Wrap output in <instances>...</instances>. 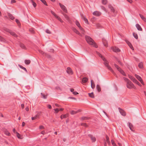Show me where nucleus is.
<instances>
[{
    "label": "nucleus",
    "instance_id": "f257e3e1",
    "mask_svg": "<svg viewBox=\"0 0 146 146\" xmlns=\"http://www.w3.org/2000/svg\"><path fill=\"white\" fill-rule=\"evenodd\" d=\"M97 54L104 61V65L107 68L110 70L112 73H114V72L112 69L111 68V67L108 64V62L105 58H104L103 56L99 52H96Z\"/></svg>",
    "mask_w": 146,
    "mask_h": 146
},
{
    "label": "nucleus",
    "instance_id": "f03ea898",
    "mask_svg": "<svg viewBox=\"0 0 146 146\" xmlns=\"http://www.w3.org/2000/svg\"><path fill=\"white\" fill-rule=\"evenodd\" d=\"M85 38L87 42L90 45H92L95 48H97L98 46L94 42L93 39L90 36H86Z\"/></svg>",
    "mask_w": 146,
    "mask_h": 146
},
{
    "label": "nucleus",
    "instance_id": "7ed1b4c3",
    "mask_svg": "<svg viewBox=\"0 0 146 146\" xmlns=\"http://www.w3.org/2000/svg\"><path fill=\"white\" fill-rule=\"evenodd\" d=\"M126 86L129 89H131L132 88L134 89H136V87L130 81H128L127 83Z\"/></svg>",
    "mask_w": 146,
    "mask_h": 146
},
{
    "label": "nucleus",
    "instance_id": "20e7f679",
    "mask_svg": "<svg viewBox=\"0 0 146 146\" xmlns=\"http://www.w3.org/2000/svg\"><path fill=\"white\" fill-rule=\"evenodd\" d=\"M135 77L138 79V80L141 82V84H142L143 85L144 84L143 82V80L140 76L137 74H135Z\"/></svg>",
    "mask_w": 146,
    "mask_h": 146
},
{
    "label": "nucleus",
    "instance_id": "39448f33",
    "mask_svg": "<svg viewBox=\"0 0 146 146\" xmlns=\"http://www.w3.org/2000/svg\"><path fill=\"white\" fill-rule=\"evenodd\" d=\"M108 6L109 8L110 9L111 12L113 13V16H115L116 15V13L115 12L114 8L110 5H109Z\"/></svg>",
    "mask_w": 146,
    "mask_h": 146
},
{
    "label": "nucleus",
    "instance_id": "423d86ee",
    "mask_svg": "<svg viewBox=\"0 0 146 146\" xmlns=\"http://www.w3.org/2000/svg\"><path fill=\"white\" fill-rule=\"evenodd\" d=\"M59 4L63 11L65 12L66 13L67 12V10L66 7L63 5H62L61 3H59Z\"/></svg>",
    "mask_w": 146,
    "mask_h": 146
},
{
    "label": "nucleus",
    "instance_id": "0eeeda50",
    "mask_svg": "<svg viewBox=\"0 0 146 146\" xmlns=\"http://www.w3.org/2000/svg\"><path fill=\"white\" fill-rule=\"evenodd\" d=\"M101 12L97 11H94L93 13V15L96 16H99L101 15Z\"/></svg>",
    "mask_w": 146,
    "mask_h": 146
},
{
    "label": "nucleus",
    "instance_id": "6e6552de",
    "mask_svg": "<svg viewBox=\"0 0 146 146\" xmlns=\"http://www.w3.org/2000/svg\"><path fill=\"white\" fill-rule=\"evenodd\" d=\"M111 49L115 52H118L120 51V49L116 47H113L111 48Z\"/></svg>",
    "mask_w": 146,
    "mask_h": 146
},
{
    "label": "nucleus",
    "instance_id": "1a4fd4ad",
    "mask_svg": "<svg viewBox=\"0 0 146 146\" xmlns=\"http://www.w3.org/2000/svg\"><path fill=\"white\" fill-rule=\"evenodd\" d=\"M66 72L67 73L69 74H73V72L72 69L70 67H68L67 68Z\"/></svg>",
    "mask_w": 146,
    "mask_h": 146
},
{
    "label": "nucleus",
    "instance_id": "9d476101",
    "mask_svg": "<svg viewBox=\"0 0 146 146\" xmlns=\"http://www.w3.org/2000/svg\"><path fill=\"white\" fill-rule=\"evenodd\" d=\"M72 30L73 31L76 33V34L78 35H79L80 36H81V34L79 32V31L75 28H72Z\"/></svg>",
    "mask_w": 146,
    "mask_h": 146
},
{
    "label": "nucleus",
    "instance_id": "9b49d317",
    "mask_svg": "<svg viewBox=\"0 0 146 146\" xmlns=\"http://www.w3.org/2000/svg\"><path fill=\"white\" fill-rule=\"evenodd\" d=\"M119 112L121 115L123 116H125L126 115L125 112L124 111V110H122L121 109L119 108Z\"/></svg>",
    "mask_w": 146,
    "mask_h": 146
},
{
    "label": "nucleus",
    "instance_id": "f8f14e48",
    "mask_svg": "<svg viewBox=\"0 0 146 146\" xmlns=\"http://www.w3.org/2000/svg\"><path fill=\"white\" fill-rule=\"evenodd\" d=\"M88 136L91 138L92 142H95L96 141V138L95 137H93L90 134L88 135Z\"/></svg>",
    "mask_w": 146,
    "mask_h": 146
},
{
    "label": "nucleus",
    "instance_id": "ddd939ff",
    "mask_svg": "<svg viewBox=\"0 0 146 146\" xmlns=\"http://www.w3.org/2000/svg\"><path fill=\"white\" fill-rule=\"evenodd\" d=\"M136 27L138 30L140 31H142V29L141 28V26L139 24H136Z\"/></svg>",
    "mask_w": 146,
    "mask_h": 146
},
{
    "label": "nucleus",
    "instance_id": "4468645a",
    "mask_svg": "<svg viewBox=\"0 0 146 146\" xmlns=\"http://www.w3.org/2000/svg\"><path fill=\"white\" fill-rule=\"evenodd\" d=\"M88 79L86 78H83L82 80V84L86 83L88 81Z\"/></svg>",
    "mask_w": 146,
    "mask_h": 146
},
{
    "label": "nucleus",
    "instance_id": "2eb2a0df",
    "mask_svg": "<svg viewBox=\"0 0 146 146\" xmlns=\"http://www.w3.org/2000/svg\"><path fill=\"white\" fill-rule=\"evenodd\" d=\"M129 78L133 82H134L135 80H136L134 77L133 76L129 75H128Z\"/></svg>",
    "mask_w": 146,
    "mask_h": 146
},
{
    "label": "nucleus",
    "instance_id": "dca6fc26",
    "mask_svg": "<svg viewBox=\"0 0 146 146\" xmlns=\"http://www.w3.org/2000/svg\"><path fill=\"white\" fill-rule=\"evenodd\" d=\"M80 111L79 110L77 111H70V113L72 115H73L76 113H77L79 112Z\"/></svg>",
    "mask_w": 146,
    "mask_h": 146
},
{
    "label": "nucleus",
    "instance_id": "f3484780",
    "mask_svg": "<svg viewBox=\"0 0 146 146\" xmlns=\"http://www.w3.org/2000/svg\"><path fill=\"white\" fill-rule=\"evenodd\" d=\"M118 71L120 72L124 76H126V74H125L124 72L123 71V70L120 68L119 69Z\"/></svg>",
    "mask_w": 146,
    "mask_h": 146
},
{
    "label": "nucleus",
    "instance_id": "a211bd4d",
    "mask_svg": "<svg viewBox=\"0 0 146 146\" xmlns=\"http://www.w3.org/2000/svg\"><path fill=\"white\" fill-rule=\"evenodd\" d=\"M128 125L129 126L130 129L132 131H133L132 128L133 127V125L130 122H128Z\"/></svg>",
    "mask_w": 146,
    "mask_h": 146
},
{
    "label": "nucleus",
    "instance_id": "6ab92c4d",
    "mask_svg": "<svg viewBox=\"0 0 146 146\" xmlns=\"http://www.w3.org/2000/svg\"><path fill=\"white\" fill-rule=\"evenodd\" d=\"M139 15L141 18L145 22H146V19L141 14H139Z\"/></svg>",
    "mask_w": 146,
    "mask_h": 146
},
{
    "label": "nucleus",
    "instance_id": "aec40b11",
    "mask_svg": "<svg viewBox=\"0 0 146 146\" xmlns=\"http://www.w3.org/2000/svg\"><path fill=\"white\" fill-rule=\"evenodd\" d=\"M16 133L17 134V137L19 138L20 139H22L23 137H22V136L17 132H16Z\"/></svg>",
    "mask_w": 146,
    "mask_h": 146
},
{
    "label": "nucleus",
    "instance_id": "412c9836",
    "mask_svg": "<svg viewBox=\"0 0 146 146\" xmlns=\"http://www.w3.org/2000/svg\"><path fill=\"white\" fill-rule=\"evenodd\" d=\"M4 133L6 135H7L9 136L10 135V133L7 130H5L4 131Z\"/></svg>",
    "mask_w": 146,
    "mask_h": 146
},
{
    "label": "nucleus",
    "instance_id": "4be33fe9",
    "mask_svg": "<svg viewBox=\"0 0 146 146\" xmlns=\"http://www.w3.org/2000/svg\"><path fill=\"white\" fill-rule=\"evenodd\" d=\"M96 88L98 92H100L101 90V89L99 85L97 84L96 86Z\"/></svg>",
    "mask_w": 146,
    "mask_h": 146
},
{
    "label": "nucleus",
    "instance_id": "5701e85b",
    "mask_svg": "<svg viewBox=\"0 0 146 146\" xmlns=\"http://www.w3.org/2000/svg\"><path fill=\"white\" fill-rule=\"evenodd\" d=\"M93 80H91V86L92 88V89H94L95 88V86L94 83H93Z\"/></svg>",
    "mask_w": 146,
    "mask_h": 146
},
{
    "label": "nucleus",
    "instance_id": "b1692460",
    "mask_svg": "<svg viewBox=\"0 0 146 146\" xmlns=\"http://www.w3.org/2000/svg\"><path fill=\"white\" fill-rule=\"evenodd\" d=\"M25 62L26 64H29L31 62V61L29 60H25Z\"/></svg>",
    "mask_w": 146,
    "mask_h": 146
},
{
    "label": "nucleus",
    "instance_id": "393cba45",
    "mask_svg": "<svg viewBox=\"0 0 146 146\" xmlns=\"http://www.w3.org/2000/svg\"><path fill=\"white\" fill-rule=\"evenodd\" d=\"M10 33L13 36H16L17 35L13 31H11V30L10 31Z\"/></svg>",
    "mask_w": 146,
    "mask_h": 146
},
{
    "label": "nucleus",
    "instance_id": "a878e982",
    "mask_svg": "<svg viewBox=\"0 0 146 146\" xmlns=\"http://www.w3.org/2000/svg\"><path fill=\"white\" fill-rule=\"evenodd\" d=\"M139 67L141 68H142L143 67V65L142 62H140L138 65Z\"/></svg>",
    "mask_w": 146,
    "mask_h": 146
},
{
    "label": "nucleus",
    "instance_id": "bb28decb",
    "mask_svg": "<svg viewBox=\"0 0 146 146\" xmlns=\"http://www.w3.org/2000/svg\"><path fill=\"white\" fill-rule=\"evenodd\" d=\"M68 115L67 114H65V115H62L60 116L61 118L62 119L63 118H66L67 117Z\"/></svg>",
    "mask_w": 146,
    "mask_h": 146
},
{
    "label": "nucleus",
    "instance_id": "cd10ccee",
    "mask_svg": "<svg viewBox=\"0 0 146 146\" xmlns=\"http://www.w3.org/2000/svg\"><path fill=\"white\" fill-rule=\"evenodd\" d=\"M8 15L10 18L11 20H13L14 19V17L11 14L9 13L8 14Z\"/></svg>",
    "mask_w": 146,
    "mask_h": 146
},
{
    "label": "nucleus",
    "instance_id": "c85d7f7f",
    "mask_svg": "<svg viewBox=\"0 0 146 146\" xmlns=\"http://www.w3.org/2000/svg\"><path fill=\"white\" fill-rule=\"evenodd\" d=\"M31 1L32 3V4L34 7H35L36 6V4L35 3L33 0H30Z\"/></svg>",
    "mask_w": 146,
    "mask_h": 146
},
{
    "label": "nucleus",
    "instance_id": "c756f323",
    "mask_svg": "<svg viewBox=\"0 0 146 146\" xmlns=\"http://www.w3.org/2000/svg\"><path fill=\"white\" fill-rule=\"evenodd\" d=\"M133 82L136 84L140 86H141V85L136 80Z\"/></svg>",
    "mask_w": 146,
    "mask_h": 146
},
{
    "label": "nucleus",
    "instance_id": "7c9ffc66",
    "mask_svg": "<svg viewBox=\"0 0 146 146\" xmlns=\"http://www.w3.org/2000/svg\"><path fill=\"white\" fill-rule=\"evenodd\" d=\"M19 66L20 68H21L23 69L26 72H27V70L24 67H23L22 66H21L20 65H19Z\"/></svg>",
    "mask_w": 146,
    "mask_h": 146
},
{
    "label": "nucleus",
    "instance_id": "2f4dec72",
    "mask_svg": "<svg viewBox=\"0 0 146 146\" xmlns=\"http://www.w3.org/2000/svg\"><path fill=\"white\" fill-rule=\"evenodd\" d=\"M51 12L52 14L56 18L58 17V16L53 11H51Z\"/></svg>",
    "mask_w": 146,
    "mask_h": 146
},
{
    "label": "nucleus",
    "instance_id": "473e14b6",
    "mask_svg": "<svg viewBox=\"0 0 146 146\" xmlns=\"http://www.w3.org/2000/svg\"><path fill=\"white\" fill-rule=\"evenodd\" d=\"M106 142L108 143V144H110V142L109 141V137H108L106 135Z\"/></svg>",
    "mask_w": 146,
    "mask_h": 146
},
{
    "label": "nucleus",
    "instance_id": "72a5a7b5",
    "mask_svg": "<svg viewBox=\"0 0 146 146\" xmlns=\"http://www.w3.org/2000/svg\"><path fill=\"white\" fill-rule=\"evenodd\" d=\"M41 95L42 96V97L44 98V99H46V96L44 94L42 93H41Z\"/></svg>",
    "mask_w": 146,
    "mask_h": 146
},
{
    "label": "nucleus",
    "instance_id": "f704fd0d",
    "mask_svg": "<svg viewBox=\"0 0 146 146\" xmlns=\"http://www.w3.org/2000/svg\"><path fill=\"white\" fill-rule=\"evenodd\" d=\"M20 46L22 48L24 49H26V47L25 46V45L22 44H20Z\"/></svg>",
    "mask_w": 146,
    "mask_h": 146
},
{
    "label": "nucleus",
    "instance_id": "c9c22d12",
    "mask_svg": "<svg viewBox=\"0 0 146 146\" xmlns=\"http://www.w3.org/2000/svg\"><path fill=\"white\" fill-rule=\"evenodd\" d=\"M88 94H89V96L90 97L92 98H94V97L93 93V92H92L90 93H89Z\"/></svg>",
    "mask_w": 146,
    "mask_h": 146
},
{
    "label": "nucleus",
    "instance_id": "e433bc0d",
    "mask_svg": "<svg viewBox=\"0 0 146 146\" xmlns=\"http://www.w3.org/2000/svg\"><path fill=\"white\" fill-rule=\"evenodd\" d=\"M102 3L104 5H106L107 3V0H102Z\"/></svg>",
    "mask_w": 146,
    "mask_h": 146
},
{
    "label": "nucleus",
    "instance_id": "4c0bfd02",
    "mask_svg": "<svg viewBox=\"0 0 146 146\" xmlns=\"http://www.w3.org/2000/svg\"><path fill=\"white\" fill-rule=\"evenodd\" d=\"M133 35L135 38L136 39H137L138 38V36L136 34L133 33Z\"/></svg>",
    "mask_w": 146,
    "mask_h": 146
},
{
    "label": "nucleus",
    "instance_id": "58836bf2",
    "mask_svg": "<svg viewBox=\"0 0 146 146\" xmlns=\"http://www.w3.org/2000/svg\"><path fill=\"white\" fill-rule=\"evenodd\" d=\"M45 5L47 6L46 2L45 0H40Z\"/></svg>",
    "mask_w": 146,
    "mask_h": 146
},
{
    "label": "nucleus",
    "instance_id": "ea45409f",
    "mask_svg": "<svg viewBox=\"0 0 146 146\" xmlns=\"http://www.w3.org/2000/svg\"><path fill=\"white\" fill-rule=\"evenodd\" d=\"M38 115H35V116L34 117H32L31 119L32 120H34L36 119L38 117Z\"/></svg>",
    "mask_w": 146,
    "mask_h": 146
},
{
    "label": "nucleus",
    "instance_id": "a19ab883",
    "mask_svg": "<svg viewBox=\"0 0 146 146\" xmlns=\"http://www.w3.org/2000/svg\"><path fill=\"white\" fill-rule=\"evenodd\" d=\"M114 66L115 68H117L118 70L121 68L117 65L116 64H114Z\"/></svg>",
    "mask_w": 146,
    "mask_h": 146
},
{
    "label": "nucleus",
    "instance_id": "79ce46f5",
    "mask_svg": "<svg viewBox=\"0 0 146 146\" xmlns=\"http://www.w3.org/2000/svg\"><path fill=\"white\" fill-rule=\"evenodd\" d=\"M64 17L66 18L67 20H68L69 19V18L68 16L66 14H64Z\"/></svg>",
    "mask_w": 146,
    "mask_h": 146
},
{
    "label": "nucleus",
    "instance_id": "37998d69",
    "mask_svg": "<svg viewBox=\"0 0 146 146\" xmlns=\"http://www.w3.org/2000/svg\"><path fill=\"white\" fill-rule=\"evenodd\" d=\"M46 32L48 34H50L51 33V32L48 29H47L46 30Z\"/></svg>",
    "mask_w": 146,
    "mask_h": 146
},
{
    "label": "nucleus",
    "instance_id": "c03bdc74",
    "mask_svg": "<svg viewBox=\"0 0 146 146\" xmlns=\"http://www.w3.org/2000/svg\"><path fill=\"white\" fill-rule=\"evenodd\" d=\"M76 25L78 27H80V23H79L78 21H76Z\"/></svg>",
    "mask_w": 146,
    "mask_h": 146
},
{
    "label": "nucleus",
    "instance_id": "a18cd8bd",
    "mask_svg": "<svg viewBox=\"0 0 146 146\" xmlns=\"http://www.w3.org/2000/svg\"><path fill=\"white\" fill-rule=\"evenodd\" d=\"M81 17L82 19L83 20H84V19H85L86 18L85 17V16H84L82 14L81 15Z\"/></svg>",
    "mask_w": 146,
    "mask_h": 146
},
{
    "label": "nucleus",
    "instance_id": "49530a36",
    "mask_svg": "<svg viewBox=\"0 0 146 146\" xmlns=\"http://www.w3.org/2000/svg\"><path fill=\"white\" fill-rule=\"evenodd\" d=\"M54 110L55 111V113H57L59 111V110L58 108L54 109Z\"/></svg>",
    "mask_w": 146,
    "mask_h": 146
},
{
    "label": "nucleus",
    "instance_id": "de8ad7c7",
    "mask_svg": "<svg viewBox=\"0 0 146 146\" xmlns=\"http://www.w3.org/2000/svg\"><path fill=\"white\" fill-rule=\"evenodd\" d=\"M88 119V117H81V119L82 120L87 119Z\"/></svg>",
    "mask_w": 146,
    "mask_h": 146
},
{
    "label": "nucleus",
    "instance_id": "09e8293b",
    "mask_svg": "<svg viewBox=\"0 0 146 146\" xmlns=\"http://www.w3.org/2000/svg\"><path fill=\"white\" fill-rule=\"evenodd\" d=\"M0 40L1 41L3 42L4 41V38L0 36Z\"/></svg>",
    "mask_w": 146,
    "mask_h": 146
},
{
    "label": "nucleus",
    "instance_id": "8fccbe9b",
    "mask_svg": "<svg viewBox=\"0 0 146 146\" xmlns=\"http://www.w3.org/2000/svg\"><path fill=\"white\" fill-rule=\"evenodd\" d=\"M111 143H112V145L113 146H116V144L115 143L114 141H113V140H111Z\"/></svg>",
    "mask_w": 146,
    "mask_h": 146
},
{
    "label": "nucleus",
    "instance_id": "3c124183",
    "mask_svg": "<svg viewBox=\"0 0 146 146\" xmlns=\"http://www.w3.org/2000/svg\"><path fill=\"white\" fill-rule=\"evenodd\" d=\"M15 21L17 23L19 26L20 24V22L17 19H16L15 20Z\"/></svg>",
    "mask_w": 146,
    "mask_h": 146
},
{
    "label": "nucleus",
    "instance_id": "603ef678",
    "mask_svg": "<svg viewBox=\"0 0 146 146\" xmlns=\"http://www.w3.org/2000/svg\"><path fill=\"white\" fill-rule=\"evenodd\" d=\"M58 20L60 22H62L63 21L59 17H58L57 18Z\"/></svg>",
    "mask_w": 146,
    "mask_h": 146
},
{
    "label": "nucleus",
    "instance_id": "864d4df0",
    "mask_svg": "<svg viewBox=\"0 0 146 146\" xmlns=\"http://www.w3.org/2000/svg\"><path fill=\"white\" fill-rule=\"evenodd\" d=\"M101 25L99 23H98L96 24V27L98 28L101 27Z\"/></svg>",
    "mask_w": 146,
    "mask_h": 146
},
{
    "label": "nucleus",
    "instance_id": "5fc2aeb1",
    "mask_svg": "<svg viewBox=\"0 0 146 146\" xmlns=\"http://www.w3.org/2000/svg\"><path fill=\"white\" fill-rule=\"evenodd\" d=\"M40 129H44V127L42 125H40L39 127Z\"/></svg>",
    "mask_w": 146,
    "mask_h": 146
},
{
    "label": "nucleus",
    "instance_id": "6e6d98bb",
    "mask_svg": "<svg viewBox=\"0 0 146 146\" xmlns=\"http://www.w3.org/2000/svg\"><path fill=\"white\" fill-rule=\"evenodd\" d=\"M84 21L85 23H86L87 24H88V19L86 18L85 19H84Z\"/></svg>",
    "mask_w": 146,
    "mask_h": 146
},
{
    "label": "nucleus",
    "instance_id": "4d7b16f0",
    "mask_svg": "<svg viewBox=\"0 0 146 146\" xmlns=\"http://www.w3.org/2000/svg\"><path fill=\"white\" fill-rule=\"evenodd\" d=\"M124 80L127 83V82L128 81H130L129 79H128L127 78L124 77L123 78Z\"/></svg>",
    "mask_w": 146,
    "mask_h": 146
},
{
    "label": "nucleus",
    "instance_id": "13d9d810",
    "mask_svg": "<svg viewBox=\"0 0 146 146\" xmlns=\"http://www.w3.org/2000/svg\"><path fill=\"white\" fill-rule=\"evenodd\" d=\"M101 8L103 9V10H104V11H106V8H105L103 6H101Z\"/></svg>",
    "mask_w": 146,
    "mask_h": 146
},
{
    "label": "nucleus",
    "instance_id": "bf43d9fd",
    "mask_svg": "<svg viewBox=\"0 0 146 146\" xmlns=\"http://www.w3.org/2000/svg\"><path fill=\"white\" fill-rule=\"evenodd\" d=\"M79 29H80L82 31V33H84V30L83 29V28L81 27V26H80V27H79Z\"/></svg>",
    "mask_w": 146,
    "mask_h": 146
},
{
    "label": "nucleus",
    "instance_id": "052dcab7",
    "mask_svg": "<svg viewBox=\"0 0 146 146\" xmlns=\"http://www.w3.org/2000/svg\"><path fill=\"white\" fill-rule=\"evenodd\" d=\"M81 125H83L85 127H87L88 126L85 123H82L81 124Z\"/></svg>",
    "mask_w": 146,
    "mask_h": 146
},
{
    "label": "nucleus",
    "instance_id": "680f3d73",
    "mask_svg": "<svg viewBox=\"0 0 146 146\" xmlns=\"http://www.w3.org/2000/svg\"><path fill=\"white\" fill-rule=\"evenodd\" d=\"M73 94L74 95H76L78 94V93L76 91L73 92Z\"/></svg>",
    "mask_w": 146,
    "mask_h": 146
},
{
    "label": "nucleus",
    "instance_id": "e2e57ef3",
    "mask_svg": "<svg viewBox=\"0 0 146 146\" xmlns=\"http://www.w3.org/2000/svg\"><path fill=\"white\" fill-rule=\"evenodd\" d=\"M5 30L6 31L10 33V31H11V30L8 29H5Z\"/></svg>",
    "mask_w": 146,
    "mask_h": 146
},
{
    "label": "nucleus",
    "instance_id": "0e129e2a",
    "mask_svg": "<svg viewBox=\"0 0 146 146\" xmlns=\"http://www.w3.org/2000/svg\"><path fill=\"white\" fill-rule=\"evenodd\" d=\"M103 42H104V40H103ZM103 44H104V46H106V47L107 46V43H105V42H103Z\"/></svg>",
    "mask_w": 146,
    "mask_h": 146
},
{
    "label": "nucleus",
    "instance_id": "69168bd1",
    "mask_svg": "<svg viewBox=\"0 0 146 146\" xmlns=\"http://www.w3.org/2000/svg\"><path fill=\"white\" fill-rule=\"evenodd\" d=\"M129 47L132 50H134V48L132 45H130V46H129Z\"/></svg>",
    "mask_w": 146,
    "mask_h": 146
},
{
    "label": "nucleus",
    "instance_id": "338daca9",
    "mask_svg": "<svg viewBox=\"0 0 146 146\" xmlns=\"http://www.w3.org/2000/svg\"><path fill=\"white\" fill-rule=\"evenodd\" d=\"M47 107L48 108L50 109L52 108V107L50 105H48L47 106Z\"/></svg>",
    "mask_w": 146,
    "mask_h": 146
},
{
    "label": "nucleus",
    "instance_id": "774afa93",
    "mask_svg": "<svg viewBox=\"0 0 146 146\" xmlns=\"http://www.w3.org/2000/svg\"><path fill=\"white\" fill-rule=\"evenodd\" d=\"M16 2V1L15 0H11V3H14Z\"/></svg>",
    "mask_w": 146,
    "mask_h": 146
}]
</instances>
